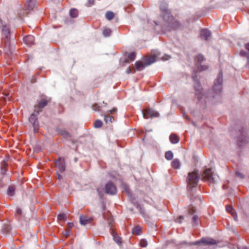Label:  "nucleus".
<instances>
[{"instance_id": "nucleus-13", "label": "nucleus", "mask_w": 249, "mask_h": 249, "mask_svg": "<svg viewBox=\"0 0 249 249\" xmlns=\"http://www.w3.org/2000/svg\"><path fill=\"white\" fill-rule=\"evenodd\" d=\"M153 56L155 58L156 60H167L170 58V56L164 54L163 56H160V53L157 50H153L152 52Z\"/></svg>"}, {"instance_id": "nucleus-58", "label": "nucleus", "mask_w": 249, "mask_h": 249, "mask_svg": "<svg viewBox=\"0 0 249 249\" xmlns=\"http://www.w3.org/2000/svg\"><path fill=\"white\" fill-rule=\"evenodd\" d=\"M97 191H98V192L99 194H100V192L99 189H97Z\"/></svg>"}, {"instance_id": "nucleus-4", "label": "nucleus", "mask_w": 249, "mask_h": 249, "mask_svg": "<svg viewBox=\"0 0 249 249\" xmlns=\"http://www.w3.org/2000/svg\"><path fill=\"white\" fill-rule=\"evenodd\" d=\"M222 82L223 75L222 72H220L214 81V85L213 87V90L214 93L219 94L221 92L222 88Z\"/></svg>"}, {"instance_id": "nucleus-27", "label": "nucleus", "mask_w": 249, "mask_h": 249, "mask_svg": "<svg viewBox=\"0 0 249 249\" xmlns=\"http://www.w3.org/2000/svg\"><path fill=\"white\" fill-rule=\"evenodd\" d=\"M180 163L178 159H175L172 162V166L175 169H179L180 168Z\"/></svg>"}, {"instance_id": "nucleus-53", "label": "nucleus", "mask_w": 249, "mask_h": 249, "mask_svg": "<svg viewBox=\"0 0 249 249\" xmlns=\"http://www.w3.org/2000/svg\"><path fill=\"white\" fill-rule=\"evenodd\" d=\"M245 48L249 52V43L245 44Z\"/></svg>"}, {"instance_id": "nucleus-41", "label": "nucleus", "mask_w": 249, "mask_h": 249, "mask_svg": "<svg viewBox=\"0 0 249 249\" xmlns=\"http://www.w3.org/2000/svg\"><path fill=\"white\" fill-rule=\"evenodd\" d=\"M117 108L116 107H113L112 108V109L111 110H108L107 111L105 114H108V115H111V114H113L114 113H115L117 112Z\"/></svg>"}, {"instance_id": "nucleus-52", "label": "nucleus", "mask_w": 249, "mask_h": 249, "mask_svg": "<svg viewBox=\"0 0 249 249\" xmlns=\"http://www.w3.org/2000/svg\"><path fill=\"white\" fill-rule=\"evenodd\" d=\"M131 70L130 67H128L126 69V72L128 74L131 73Z\"/></svg>"}, {"instance_id": "nucleus-45", "label": "nucleus", "mask_w": 249, "mask_h": 249, "mask_svg": "<svg viewBox=\"0 0 249 249\" xmlns=\"http://www.w3.org/2000/svg\"><path fill=\"white\" fill-rule=\"evenodd\" d=\"M70 233V230H66L65 232L63 233V236L65 237L66 238H67Z\"/></svg>"}, {"instance_id": "nucleus-43", "label": "nucleus", "mask_w": 249, "mask_h": 249, "mask_svg": "<svg viewBox=\"0 0 249 249\" xmlns=\"http://www.w3.org/2000/svg\"><path fill=\"white\" fill-rule=\"evenodd\" d=\"M184 219L183 217L182 216H179L176 218L175 221L176 222L178 223H181L183 219Z\"/></svg>"}, {"instance_id": "nucleus-3", "label": "nucleus", "mask_w": 249, "mask_h": 249, "mask_svg": "<svg viewBox=\"0 0 249 249\" xmlns=\"http://www.w3.org/2000/svg\"><path fill=\"white\" fill-rule=\"evenodd\" d=\"M192 78L194 82V89L196 90V95L199 101H200L203 97V94L202 93V88L199 80L197 79L196 73H193Z\"/></svg>"}, {"instance_id": "nucleus-6", "label": "nucleus", "mask_w": 249, "mask_h": 249, "mask_svg": "<svg viewBox=\"0 0 249 249\" xmlns=\"http://www.w3.org/2000/svg\"><path fill=\"white\" fill-rule=\"evenodd\" d=\"M50 102V100L46 97H42L41 98L38 100L37 104L34 106V109L35 112L37 113H39L42 111V109L46 107L48 103Z\"/></svg>"}, {"instance_id": "nucleus-29", "label": "nucleus", "mask_w": 249, "mask_h": 249, "mask_svg": "<svg viewBox=\"0 0 249 249\" xmlns=\"http://www.w3.org/2000/svg\"><path fill=\"white\" fill-rule=\"evenodd\" d=\"M141 227L139 226H138L133 229L132 233L135 235H140L141 233Z\"/></svg>"}, {"instance_id": "nucleus-47", "label": "nucleus", "mask_w": 249, "mask_h": 249, "mask_svg": "<svg viewBox=\"0 0 249 249\" xmlns=\"http://www.w3.org/2000/svg\"><path fill=\"white\" fill-rule=\"evenodd\" d=\"M73 226V224L72 223H68L67 224V230H70Z\"/></svg>"}, {"instance_id": "nucleus-20", "label": "nucleus", "mask_w": 249, "mask_h": 249, "mask_svg": "<svg viewBox=\"0 0 249 249\" xmlns=\"http://www.w3.org/2000/svg\"><path fill=\"white\" fill-rule=\"evenodd\" d=\"M156 61V60L155 58L153 55L148 56L144 60L145 66H149L152 63L155 62Z\"/></svg>"}, {"instance_id": "nucleus-40", "label": "nucleus", "mask_w": 249, "mask_h": 249, "mask_svg": "<svg viewBox=\"0 0 249 249\" xmlns=\"http://www.w3.org/2000/svg\"><path fill=\"white\" fill-rule=\"evenodd\" d=\"M128 57L131 61H134L136 58V53H131L128 54Z\"/></svg>"}, {"instance_id": "nucleus-19", "label": "nucleus", "mask_w": 249, "mask_h": 249, "mask_svg": "<svg viewBox=\"0 0 249 249\" xmlns=\"http://www.w3.org/2000/svg\"><path fill=\"white\" fill-rule=\"evenodd\" d=\"M146 66H145V63H144V62L143 63L141 61H137L135 63L134 69L138 71H141Z\"/></svg>"}, {"instance_id": "nucleus-39", "label": "nucleus", "mask_w": 249, "mask_h": 249, "mask_svg": "<svg viewBox=\"0 0 249 249\" xmlns=\"http://www.w3.org/2000/svg\"><path fill=\"white\" fill-rule=\"evenodd\" d=\"M226 210L229 213H231V214H232L233 215H234V210L231 206H227L226 207Z\"/></svg>"}, {"instance_id": "nucleus-25", "label": "nucleus", "mask_w": 249, "mask_h": 249, "mask_svg": "<svg viewBox=\"0 0 249 249\" xmlns=\"http://www.w3.org/2000/svg\"><path fill=\"white\" fill-rule=\"evenodd\" d=\"M104 121L106 122V123H111L114 121V118L113 117L110 115L105 114Z\"/></svg>"}, {"instance_id": "nucleus-44", "label": "nucleus", "mask_w": 249, "mask_h": 249, "mask_svg": "<svg viewBox=\"0 0 249 249\" xmlns=\"http://www.w3.org/2000/svg\"><path fill=\"white\" fill-rule=\"evenodd\" d=\"M92 108L95 111H99L100 107L98 106L97 104H95L92 106Z\"/></svg>"}, {"instance_id": "nucleus-34", "label": "nucleus", "mask_w": 249, "mask_h": 249, "mask_svg": "<svg viewBox=\"0 0 249 249\" xmlns=\"http://www.w3.org/2000/svg\"><path fill=\"white\" fill-rule=\"evenodd\" d=\"M15 189L14 186H10L8 187L7 190V194L11 196H14L15 194Z\"/></svg>"}, {"instance_id": "nucleus-22", "label": "nucleus", "mask_w": 249, "mask_h": 249, "mask_svg": "<svg viewBox=\"0 0 249 249\" xmlns=\"http://www.w3.org/2000/svg\"><path fill=\"white\" fill-rule=\"evenodd\" d=\"M169 24L174 29H177L180 26L179 22L177 20L174 19V18L173 19L172 21L170 22L169 23Z\"/></svg>"}, {"instance_id": "nucleus-48", "label": "nucleus", "mask_w": 249, "mask_h": 249, "mask_svg": "<svg viewBox=\"0 0 249 249\" xmlns=\"http://www.w3.org/2000/svg\"><path fill=\"white\" fill-rule=\"evenodd\" d=\"M95 0H89V5H87L88 6H90L91 5L94 4Z\"/></svg>"}, {"instance_id": "nucleus-24", "label": "nucleus", "mask_w": 249, "mask_h": 249, "mask_svg": "<svg viewBox=\"0 0 249 249\" xmlns=\"http://www.w3.org/2000/svg\"><path fill=\"white\" fill-rule=\"evenodd\" d=\"M160 9L161 14L169 11L168 9L167 4L163 2H161L160 5Z\"/></svg>"}, {"instance_id": "nucleus-18", "label": "nucleus", "mask_w": 249, "mask_h": 249, "mask_svg": "<svg viewBox=\"0 0 249 249\" xmlns=\"http://www.w3.org/2000/svg\"><path fill=\"white\" fill-rule=\"evenodd\" d=\"M161 14L163 16V19L166 22L169 23L170 22L172 21L173 19L174 18H173V17L172 16L170 11L162 13Z\"/></svg>"}, {"instance_id": "nucleus-28", "label": "nucleus", "mask_w": 249, "mask_h": 249, "mask_svg": "<svg viewBox=\"0 0 249 249\" xmlns=\"http://www.w3.org/2000/svg\"><path fill=\"white\" fill-rule=\"evenodd\" d=\"M134 206L139 210L140 213L142 214V216L145 215V211L144 209L140 205H139L137 203H135L133 201L132 202Z\"/></svg>"}, {"instance_id": "nucleus-38", "label": "nucleus", "mask_w": 249, "mask_h": 249, "mask_svg": "<svg viewBox=\"0 0 249 249\" xmlns=\"http://www.w3.org/2000/svg\"><path fill=\"white\" fill-rule=\"evenodd\" d=\"M139 245L142 247H146L147 245V242L146 240L142 239L139 243Z\"/></svg>"}, {"instance_id": "nucleus-11", "label": "nucleus", "mask_w": 249, "mask_h": 249, "mask_svg": "<svg viewBox=\"0 0 249 249\" xmlns=\"http://www.w3.org/2000/svg\"><path fill=\"white\" fill-rule=\"evenodd\" d=\"M105 192L111 195H114L117 193V188L115 184L110 181L108 182L105 186Z\"/></svg>"}, {"instance_id": "nucleus-9", "label": "nucleus", "mask_w": 249, "mask_h": 249, "mask_svg": "<svg viewBox=\"0 0 249 249\" xmlns=\"http://www.w3.org/2000/svg\"><path fill=\"white\" fill-rule=\"evenodd\" d=\"M144 118L158 117L160 116L159 113L151 108H146L142 111Z\"/></svg>"}, {"instance_id": "nucleus-36", "label": "nucleus", "mask_w": 249, "mask_h": 249, "mask_svg": "<svg viewBox=\"0 0 249 249\" xmlns=\"http://www.w3.org/2000/svg\"><path fill=\"white\" fill-rule=\"evenodd\" d=\"M103 123L102 122L101 120H96L94 122V127L96 128H100L102 126Z\"/></svg>"}, {"instance_id": "nucleus-55", "label": "nucleus", "mask_w": 249, "mask_h": 249, "mask_svg": "<svg viewBox=\"0 0 249 249\" xmlns=\"http://www.w3.org/2000/svg\"><path fill=\"white\" fill-rule=\"evenodd\" d=\"M194 212H195V210H194L193 208L189 210V213H191V214L193 213Z\"/></svg>"}, {"instance_id": "nucleus-56", "label": "nucleus", "mask_w": 249, "mask_h": 249, "mask_svg": "<svg viewBox=\"0 0 249 249\" xmlns=\"http://www.w3.org/2000/svg\"><path fill=\"white\" fill-rule=\"evenodd\" d=\"M6 230L7 231H9V226L8 225L6 226Z\"/></svg>"}, {"instance_id": "nucleus-17", "label": "nucleus", "mask_w": 249, "mask_h": 249, "mask_svg": "<svg viewBox=\"0 0 249 249\" xmlns=\"http://www.w3.org/2000/svg\"><path fill=\"white\" fill-rule=\"evenodd\" d=\"M23 42L28 45H31L34 44L35 41L34 36L32 35H28L23 38Z\"/></svg>"}, {"instance_id": "nucleus-42", "label": "nucleus", "mask_w": 249, "mask_h": 249, "mask_svg": "<svg viewBox=\"0 0 249 249\" xmlns=\"http://www.w3.org/2000/svg\"><path fill=\"white\" fill-rule=\"evenodd\" d=\"M57 218L60 220H65L66 219V215L64 213H60L58 215Z\"/></svg>"}, {"instance_id": "nucleus-16", "label": "nucleus", "mask_w": 249, "mask_h": 249, "mask_svg": "<svg viewBox=\"0 0 249 249\" xmlns=\"http://www.w3.org/2000/svg\"><path fill=\"white\" fill-rule=\"evenodd\" d=\"M211 35V33L208 29H203L201 30L200 36L202 39L207 40Z\"/></svg>"}, {"instance_id": "nucleus-15", "label": "nucleus", "mask_w": 249, "mask_h": 249, "mask_svg": "<svg viewBox=\"0 0 249 249\" xmlns=\"http://www.w3.org/2000/svg\"><path fill=\"white\" fill-rule=\"evenodd\" d=\"M93 219L91 217H89L86 215H83L80 217V223L82 225H86L90 223Z\"/></svg>"}, {"instance_id": "nucleus-57", "label": "nucleus", "mask_w": 249, "mask_h": 249, "mask_svg": "<svg viewBox=\"0 0 249 249\" xmlns=\"http://www.w3.org/2000/svg\"><path fill=\"white\" fill-rule=\"evenodd\" d=\"M111 222H108V225H109V226H110V228H111Z\"/></svg>"}, {"instance_id": "nucleus-26", "label": "nucleus", "mask_w": 249, "mask_h": 249, "mask_svg": "<svg viewBox=\"0 0 249 249\" xmlns=\"http://www.w3.org/2000/svg\"><path fill=\"white\" fill-rule=\"evenodd\" d=\"M179 140V139L178 137L175 134H172L170 136V141L172 143H176L178 142Z\"/></svg>"}, {"instance_id": "nucleus-31", "label": "nucleus", "mask_w": 249, "mask_h": 249, "mask_svg": "<svg viewBox=\"0 0 249 249\" xmlns=\"http://www.w3.org/2000/svg\"><path fill=\"white\" fill-rule=\"evenodd\" d=\"M106 18L108 20H111L114 17V14L111 11H107L105 15Z\"/></svg>"}, {"instance_id": "nucleus-8", "label": "nucleus", "mask_w": 249, "mask_h": 249, "mask_svg": "<svg viewBox=\"0 0 249 249\" xmlns=\"http://www.w3.org/2000/svg\"><path fill=\"white\" fill-rule=\"evenodd\" d=\"M203 244L204 245H213L216 244L215 240L209 238H202L200 240L191 242L189 244L190 245H199Z\"/></svg>"}, {"instance_id": "nucleus-46", "label": "nucleus", "mask_w": 249, "mask_h": 249, "mask_svg": "<svg viewBox=\"0 0 249 249\" xmlns=\"http://www.w3.org/2000/svg\"><path fill=\"white\" fill-rule=\"evenodd\" d=\"M236 175L241 178H244V175H243V174L239 171H237L236 172Z\"/></svg>"}, {"instance_id": "nucleus-5", "label": "nucleus", "mask_w": 249, "mask_h": 249, "mask_svg": "<svg viewBox=\"0 0 249 249\" xmlns=\"http://www.w3.org/2000/svg\"><path fill=\"white\" fill-rule=\"evenodd\" d=\"M202 179L209 183H214L215 182V176L210 168L205 169L201 176Z\"/></svg>"}, {"instance_id": "nucleus-10", "label": "nucleus", "mask_w": 249, "mask_h": 249, "mask_svg": "<svg viewBox=\"0 0 249 249\" xmlns=\"http://www.w3.org/2000/svg\"><path fill=\"white\" fill-rule=\"evenodd\" d=\"M205 60V58L204 56L201 54H199L197 55L196 61L198 63V66L197 67V71H206L208 69V67L206 65H201V64L203 62V61Z\"/></svg>"}, {"instance_id": "nucleus-59", "label": "nucleus", "mask_w": 249, "mask_h": 249, "mask_svg": "<svg viewBox=\"0 0 249 249\" xmlns=\"http://www.w3.org/2000/svg\"><path fill=\"white\" fill-rule=\"evenodd\" d=\"M242 249H248L246 247H243Z\"/></svg>"}, {"instance_id": "nucleus-1", "label": "nucleus", "mask_w": 249, "mask_h": 249, "mask_svg": "<svg viewBox=\"0 0 249 249\" xmlns=\"http://www.w3.org/2000/svg\"><path fill=\"white\" fill-rule=\"evenodd\" d=\"M2 28V43L1 48L4 53L10 55L12 53L11 48L10 44V30L7 26L3 25L0 20V27Z\"/></svg>"}, {"instance_id": "nucleus-21", "label": "nucleus", "mask_w": 249, "mask_h": 249, "mask_svg": "<svg viewBox=\"0 0 249 249\" xmlns=\"http://www.w3.org/2000/svg\"><path fill=\"white\" fill-rule=\"evenodd\" d=\"M123 188L124 191L125 192L127 195L130 197L131 202H133V199L132 198V195L131 194V192L129 187L127 185L124 184L123 185Z\"/></svg>"}, {"instance_id": "nucleus-49", "label": "nucleus", "mask_w": 249, "mask_h": 249, "mask_svg": "<svg viewBox=\"0 0 249 249\" xmlns=\"http://www.w3.org/2000/svg\"><path fill=\"white\" fill-rule=\"evenodd\" d=\"M21 213H22L21 210L19 208H18L16 210V213L17 214L20 215V214H21Z\"/></svg>"}, {"instance_id": "nucleus-32", "label": "nucleus", "mask_w": 249, "mask_h": 249, "mask_svg": "<svg viewBox=\"0 0 249 249\" xmlns=\"http://www.w3.org/2000/svg\"><path fill=\"white\" fill-rule=\"evenodd\" d=\"M78 14V11L76 9H72L70 11V15L72 18L77 17Z\"/></svg>"}, {"instance_id": "nucleus-51", "label": "nucleus", "mask_w": 249, "mask_h": 249, "mask_svg": "<svg viewBox=\"0 0 249 249\" xmlns=\"http://www.w3.org/2000/svg\"><path fill=\"white\" fill-rule=\"evenodd\" d=\"M57 178L59 180H61L62 178V176L58 173H57Z\"/></svg>"}, {"instance_id": "nucleus-37", "label": "nucleus", "mask_w": 249, "mask_h": 249, "mask_svg": "<svg viewBox=\"0 0 249 249\" xmlns=\"http://www.w3.org/2000/svg\"><path fill=\"white\" fill-rule=\"evenodd\" d=\"M192 221L195 225H197L198 224V217L197 215H194L192 217Z\"/></svg>"}, {"instance_id": "nucleus-12", "label": "nucleus", "mask_w": 249, "mask_h": 249, "mask_svg": "<svg viewBox=\"0 0 249 249\" xmlns=\"http://www.w3.org/2000/svg\"><path fill=\"white\" fill-rule=\"evenodd\" d=\"M241 136L239 137L238 140V144L240 146H243L245 144L248 142V137L246 131L242 130L241 132Z\"/></svg>"}, {"instance_id": "nucleus-7", "label": "nucleus", "mask_w": 249, "mask_h": 249, "mask_svg": "<svg viewBox=\"0 0 249 249\" xmlns=\"http://www.w3.org/2000/svg\"><path fill=\"white\" fill-rule=\"evenodd\" d=\"M39 113H37L35 112L34 109L33 113L30 115L29 121L32 124L34 127V131L35 133H36L38 131L39 123L37 120V116Z\"/></svg>"}, {"instance_id": "nucleus-35", "label": "nucleus", "mask_w": 249, "mask_h": 249, "mask_svg": "<svg viewBox=\"0 0 249 249\" xmlns=\"http://www.w3.org/2000/svg\"><path fill=\"white\" fill-rule=\"evenodd\" d=\"M59 133L60 135H62L63 136H64V137H66V138L70 136V134H69V132H68L65 130H63V129L60 130L59 131Z\"/></svg>"}, {"instance_id": "nucleus-50", "label": "nucleus", "mask_w": 249, "mask_h": 249, "mask_svg": "<svg viewBox=\"0 0 249 249\" xmlns=\"http://www.w3.org/2000/svg\"><path fill=\"white\" fill-rule=\"evenodd\" d=\"M240 54L241 56H244L246 55V52L245 51H241Z\"/></svg>"}, {"instance_id": "nucleus-60", "label": "nucleus", "mask_w": 249, "mask_h": 249, "mask_svg": "<svg viewBox=\"0 0 249 249\" xmlns=\"http://www.w3.org/2000/svg\"><path fill=\"white\" fill-rule=\"evenodd\" d=\"M125 62H128V61L127 60H125Z\"/></svg>"}, {"instance_id": "nucleus-2", "label": "nucleus", "mask_w": 249, "mask_h": 249, "mask_svg": "<svg viewBox=\"0 0 249 249\" xmlns=\"http://www.w3.org/2000/svg\"><path fill=\"white\" fill-rule=\"evenodd\" d=\"M199 180V177L196 172L194 171L189 173L186 178L188 191H192L193 189L197 185Z\"/></svg>"}, {"instance_id": "nucleus-33", "label": "nucleus", "mask_w": 249, "mask_h": 249, "mask_svg": "<svg viewBox=\"0 0 249 249\" xmlns=\"http://www.w3.org/2000/svg\"><path fill=\"white\" fill-rule=\"evenodd\" d=\"M165 158L167 160H171L173 158V154L172 151H168L165 153Z\"/></svg>"}, {"instance_id": "nucleus-30", "label": "nucleus", "mask_w": 249, "mask_h": 249, "mask_svg": "<svg viewBox=\"0 0 249 249\" xmlns=\"http://www.w3.org/2000/svg\"><path fill=\"white\" fill-rule=\"evenodd\" d=\"M111 32V29L106 28L103 31V34L105 37H107L110 36Z\"/></svg>"}, {"instance_id": "nucleus-23", "label": "nucleus", "mask_w": 249, "mask_h": 249, "mask_svg": "<svg viewBox=\"0 0 249 249\" xmlns=\"http://www.w3.org/2000/svg\"><path fill=\"white\" fill-rule=\"evenodd\" d=\"M113 240L116 244H117L119 246H121L122 244V238L115 233H113Z\"/></svg>"}, {"instance_id": "nucleus-14", "label": "nucleus", "mask_w": 249, "mask_h": 249, "mask_svg": "<svg viewBox=\"0 0 249 249\" xmlns=\"http://www.w3.org/2000/svg\"><path fill=\"white\" fill-rule=\"evenodd\" d=\"M57 168L60 173H63L65 170V161L64 159L59 158L55 162Z\"/></svg>"}, {"instance_id": "nucleus-54", "label": "nucleus", "mask_w": 249, "mask_h": 249, "mask_svg": "<svg viewBox=\"0 0 249 249\" xmlns=\"http://www.w3.org/2000/svg\"><path fill=\"white\" fill-rule=\"evenodd\" d=\"M5 169L4 168V167H2L1 168V172H2V174H4L5 173Z\"/></svg>"}, {"instance_id": "nucleus-61", "label": "nucleus", "mask_w": 249, "mask_h": 249, "mask_svg": "<svg viewBox=\"0 0 249 249\" xmlns=\"http://www.w3.org/2000/svg\"><path fill=\"white\" fill-rule=\"evenodd\" d=\"M30 1H31V0H30Z\"/></svg>"}]
</instances>
